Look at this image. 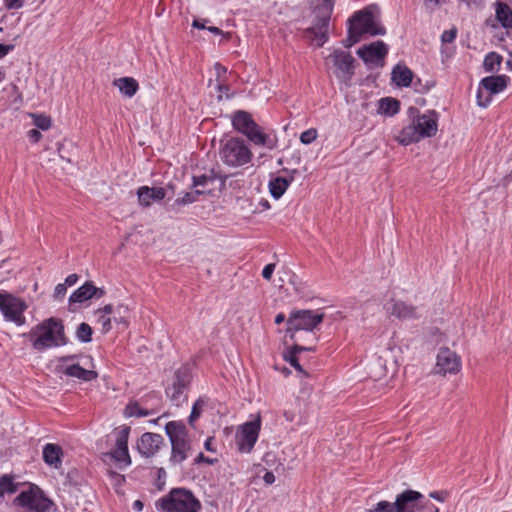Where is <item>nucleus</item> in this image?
I'll return each instance as SVG.
<instances>
[{
  "mask_svg": "<svg viewBox=\"0 0 512 512\" xmlns=\"http://www.w3.org/2000/svg\"><path fill=\"white\" fill-rule=\"evenodd\" d=\"M384 309L388 316L395 317L400 321H415L423 317L419 307L400 299H390L385 303Z\"/></svg>",
  "mask_w": 512,
  "mask_h": 512,
  "instance_id": "14",
  "label": "nucleus"
},
{
  "mask_svg": "<svg viewBox=\"0 0 512 512\" xmlns=\"http://www.w3.org/2000/svg\"><path fill=\"white\" fill-rule=\"evenodd\" d=\"M290 180L284 177H276L269 182V190L275 199H279L289 187Z\"/></svg>",
  "mask_w": 512,
  "mask_h": 512,
  "instance_id": "32",
  "label": "nucleus"
},
{
  "mask_svg": "<svg viewBox=\"0 0 512 512\" xmlns=\"http://www.w3.org/2000/svg\"><path fill=\"white\" fill-rule=\"evenodd\" d=\"M315 348L314 346H301L298 344H294L287 352L284 354V359L287 361L291 366H293L299 373L303 374L304 376H308V374L304 371L302 366L299 363L298 360V353L302 351H313Z\"/></svg>",
  "mask_w": 512,
  "mask_h": 512,
  "instance_id": "25",
  "label": "nucleus"
},
{
  "mask_svg": "<svg viewBox=\"0 0 512 512\" xmlns=\"http://www.w3.org/2000/svg\"><path fill=\"white\" fill-rule=\"evenodd\" d=\"M17 490V485L13 482V478L4 475L0 478V502L4 497V491L14 493Z\"/></svg>",
  "mask_w": 512,
  "mask_h": 512,
  "instance_id": "35",
  "label": "nucleus"
},
{
  "mask_svg": "<svg viewBox=\"0 0 512 512\" xmlns=\"http://www.w3.org/2000/svg\"><path fill=\"white\" fill-rule=\"evenodd\" d=\"M261 429V418L257 415L256 419L250 422L244 423L236 435V442L239 451L243 453H249L259 436Z\"/></svg>",
  "mask_w": 512,
  "mask_h": 512,
  "instance_id": "15",
  "label": "nucleus"
},
{
  "mask_svg": "<svg viewBox=\"0 0 512 512\" xmlns=\"http://www.w3.org/2000/svg\"><path fill=\"white\" fill-rule=\"evenodd\" d=\"M429 496L433 499L443 502V501H445V499L447 497V493L444 491H434V492H431L429 494Z\"/></svg>",
  "mask_w": 512,
  "mask_h": 512,
  "instance_id": "51",
  "label": "nucleus"
},
{
  "mask_svg": "<svg viewBox=\"0 0 512 512\" xmlns=\"http://www.w3.org/2000/svg\"><path fill=\"white\" fill-rule=\"evenodd\" d=\"M283 416L288 422H293L296 419V413L292 410H284Z\"/></svg>",
  "mask_w": 512,
  "mask_h": 512,
  "instance_id": "54",
  "label": "nucleus"
},
{
  "mask_svg": "<svg viewBox=\"0 0 512 512\" xmlns=\"http://www.w3.org/2000/svg\"><path fill=\"white\" fill-rule=\"evenodd\" d=\"M284 321H285V315L283 313H279L276 315V317H275L276 324H281Z\"/></svg>",
  "mask_w": 512,
  "mask_h": 512,
  "instance_id": "58",
  "label": "nucleus"
},
{
  "mask_svg": "<svg viewBox=\"0 0 512 512\" xmlns=\"http://www.w3.org/2000/svg\"><path fill=\"white\" fill-rule=\"evenodd\" d=\"M213 438L208 437L204 443V447L207 451L214 452L215 449L212 447Z\"/></svg>",
  "mask_w": 512,
  "mask_h": 512,
  "instance_id": "56",
  "label": "nucleus"
},
{
  "mask_svg": "<svg viewBox=\"0 0 512 512\" xmlns=\"http://www.w3.org/2000/svg\"><path fill=\"white\" fill-rule=\"evenodd\" d=\"M27 304L6 291H0V310L6 320L21 326L25 323L24 311Z\"/></svg>",
  "mask_w": 512,
  "mask_h": 512,
  "instance_id": "12",
  "label": "nucleus"
},
{
  "mask_svg": "<svg viewBox=\"0 0 512 512\" xmlns=\"http://www.w3.org/2000/svg\"><path fill=\"white\" fill-rule=\"evenodd\" d=\"M4 5L7 9H19L24 5V0H4Z\"/></svg>",
  "mask_w": 512,
  "mask_h": 512,
  "instance_id": "46",
  "label": "nucleus"
},
{
  "mask_svg": "<svg viewBox=\"0 0 512 512\" xmlns=\"http://www.w3.org/2000/svg\"><path fill=\"white\" fill-rule=\"evenodd\" d=\"M388 53L387 45L382 41H376L358 49V56L366 63H374L383 59Z\"/></svg>",
  "mask_w": 512,
  "mask_h": 512,
  "instance_id": "22",
  "label": "nucleus"
},
{
  "mask_svg": "<svg viewBox=\"0 0 512 512\" xmlns=\"http://www.w3.org/2000/svg\"><path fill=\"white\" fill-rule=\"evenodd\" d=\"M232 125L235 130L245 135L255 145L268 146L269 137L262 131L261 127L253 120L246 111H237L232 117Z\"/></svg>",
  "mask_w": 512,
  "mask_h": 512,
  "instance_id": "7",
  "label": "nucleus"
},
{
  "mask_svg": "<svg viewBox=\"0 0 512 512\" xmlns=\"http://www.w3.org/2000/svg\"><path fill=\"white\" fill-rule=\"evenodd\" d=\"M77 280H78L77 274H70L66 277L64 284L66 286H72L77 282Z\"/></svg>",
  "mask_w": 512,
  "mask_h": 512,
  "instance_id": "53",
  "label": "nucleus"
},
{
  "mask_svg": "<svg viewBox=\"0 0 512 512\" xmlns=\"http://www.w3.org/2000/svg\"><path fill=\"white\" fill-rule=\"evenodd\" d=\"M332 12V4L325 0V5L317 11L314 24L305 30L306 37L317 42V46L321 47L328 40V30L330 15Z\"/></svg>",
  "mask_w": 512,
  "mask_h": 512,
  "instance_id": "11",
  "label": "nucleus"
},
{
  "mask_svg": "<svg viewBox=\"0 0 512 512\" xmlns=\"http://www.w3.org/2000/svg\"><path fill=\"white\" fill-rule=\"evenodd\" d=\"M139 204L148 207L154 202L161 201L166 196V191L162 187L141 186L137 190Z\"/></svg>",
  "mask_w": 512,
  "mask_h": 512,
  "instance_id": "23",
  "label": "nucleus"
},
{
  "mask_svg": "<svg viewBox=\"0 0 512 512\" xmlns=\"http://www.w3.org/2000/svg\"><path fill=\"white\" fill-rule=\"evenodd\" d=\"M165 432L171 443L169 462L173 466L181 465L192 453V440L185 424L181 421H170L165 425Z\"/></svg>",
  "mask_w": 512,
  "mask_h": 512,
  "instance_id": "3",
  "label": "nucleus"
},
{
  "mask_svg": "<svg viewBox=\"0 0 512 512\" xmlns=\"http://www.w3.org/2000/svg\"><path fill=\"white\" fill-rule=\"evenodd\" d=\"M164 446V438L157 433L146 432L137 441V451L145 458L154 457Z\"/></svg>",
  "mask_w": 512,
  "mask_h": 512,
  "instance_id": "20",
  "label": "nucleus"
},
{
  "mask_svg": "<svg viewBox=\"0 0 512 512\" xmlns=\"http://www.w3.org/2000/svg\"><path fill=\"white\" fill-rule=\"evenodd\" d=\"M214 178L208 175H200L193 177V185L194 187H203L205 188L209 182H213Z\"/></svg>",
  "mask_w": 512,
  "mask_h": 512,
  "instance_id": "44",
  "label": "nucleus"
},
{
  "mask_svg": "<svg viewBox=\"0 0 512 512\" xmlns=\"http://www.w3.org/2000/svg\"><path fill=\"white\" fill-rule=\"evenodd\" d=\"M96 293V287L91 282H86L71 294L69 301L70 303H82L94 297Z\"/></svg>",
  "mask_w": 512,
  "mask_h": 512,
  "instance_id": "28",
  "label": "nucleus"
},
{
  "mask_svg": "<svg viewBox=\"0 0 512 512\" xmlns=\"http://www.w3.org/2000/svg\"><path fill=\"white\" fill-rule=\"evenodd\" d=\"M317 135H318V133H317L316 129H314V128L308 129L301 133L300 141L306 145L310 144L317 138Z\"/></svg>",
  "mask_w": 512,
  "mask_h": 512,
  "instance_id": "41",
  "label": "nucleus"
},
{
  "mask_svg": "<svg viewBox=\"0 0 512 512\" xmlns=\"http://www.w3.org/2000/svg\"><path fill=\"white\" fill-rule=\"evenodd\" d=\"M96 290H97V293L94 295V297L101 298L102 296H104L105 291L102 288L96 287Z\"/></svg>",
  "mask_w": 512,
  "mask_h": 512,
  "instance_id": "62",
  "label": "nucleus"
},
{
  "mask_svg": "<svg viewBox=\"0 0 512 512\" xmlns=\"http://www.w3.org/2000/svg\"><path fill=\"white\" fill-rule=\"evenodd\" d=\"M461 369V359L449 348H441L437 355L436 373L441 375L457 374Z\"/></svg>",
  "mask_w": 512,
  "mask_h": 512,
  "instance_id": "19",
  "label": "nucleus"
},
{
  "mask_svg": "<svg viewBox=\"0 0 512 512\" xmlns=\"http://www.w3.org/2000/svg\"><path fill=\"white\" fill-rule=\"evenodd\" d=\"M276 265L274 263L267 264L262 270V276L266 280H270L275 270Z\"/></svg>",
  "mask_w": 512,
  "mask_h": 512,
  "instance_id": "48",
  "label": "nucleus"
},
{
  "mask_svg": "<svg viewBox=\"0 0 512 512\" xmlns=\"http://www.w3.org/2000/svg\"><path fill=\"white\" fill-rule=\"evenodd\" d=\"M114 85L117 86L120 92L127 97L134 96L138 90L137 81L130 77L119 78L114 81Z\"/></svg>",
  "mask_w": 512,
  "mask_h": 512,
  "instance_id": "30",
  "label": "nucleus"
},
{
  "mask_svg": "<svg viewBox=\"0 0 512 512\" xmlns=\"http://www.w3.org/2000/svg\"><path fill=\"white\" fill-rule=\"evenodd\" d=\"M115 313V308L112 305H106L103 308L98 309L95 314L97 315V324L100 326L103 333H107L111 330V314Z\"/></svg>",
  "mask_w": 512,
  "mask_h": 512,
  "instance_id": "29",
  "label": "nucleus"
},
{
  "mask_svg": "<svg viewBox=\"0 0 512 512\" xmlns=\"http://www.w3.org/2000/svg\"><path fill=\"white\" fill-rule=\"evenodd\" d=\"M190 383V374L187 368L179 369L175 374L173 385L167 388L166 393L175 406L186 400L185 390Z\"/></svg>",
  "mask_w": 512,
  "mask_h": 512,
  "instance_id": "18",
  "label": "nucleus"
},
{
  "mask_svg": "<svg viewBox=\"0 0 512 512\" xmlns=\"http://www.w3.org/2000/svg\"><path fill=\"white\" fill-rule=\"evenodd\" d=\"M324 314L312 310H297L290 313L287 319L286 333L291 340L296 341V333L304 330L313 332V330L323 322Z\"/></svg>",
  "mask_w": 512,
  "mask_h": 512,
  "instance_id": "6",
  "label": "nucleus"
},
{
  "mask_svg": "<svg viewBox=\"0 0 512 512\" xmlns=\"http://www.w3.org/2000/svg\"><path fill=\"white\" fill-rule=\"evenodd\" d=\"M263 480L267 484H272L275 481V476L272 472H266L265 475L263 476Z\"/></svg>",
  "mask_w": 512,
  "mask_h": 512,
  "instance_id": "55",
  "label": "nucleus"
},
{
  "mask_svg": "<svg viewBox=\"0 0 512 512\" xmlns=\"http://www.w3.org/2000/svg\"><path fill=\"white\" fill-rule=\"evenodd\" d=\"M14 502L22 507L24 512H46L53 504L50 499L45 497L43 491L33 484L27 490L22 491Z\"/></svg>",
  "mask_w": 512,
  "mask_h": 512,
  "instance_id": "8",
  "label": "nucleus"
},
{
  "mask_svg": "<svg viewBox=\"0 0 512 512\" xmlns=\"http://www.w3.org/2000/svg\"><path fill=\"white\" fill-rule=\"evenodd\" d=\"M207 29L214 34H222V31L218 27L210 26Z\"/></svg>",
  "mask_w": 512,
  "mask_h": 512,
  "instance_id": "61",
  "label": "nucleus"
},
{
  "mask_svg": "<svg viewBox=\"0 0 512 512\" xmlns=\"http://www.w3.org/2000/svg\"><path fill=\"white\" fill-rule=\"evenodd\" d=\"M74 357H75V356H66V357H62V358L60 359V361H61L62 363H66V362H68V361H70V360L74 359Z\"/></svg>",
  "mask_w": 512,
  "mask_h": 512,
  "instance_id": "63",
  "label": "nucleus"
},
{
  "mask_svg": "<svg viewBox=\"0 0 512 512\" xmlns=\"http://www.w3.org/2000/svg\"><path fill=\"white\" fill-rule=\"evenodd\" d=\"M328 59L332 61L335 66V75L341 80H347L353 74V62L352 55L348 52L336 50L331 54Z\"/></svg>",
  "mask_w": 512,
  "mask_h": 512,
  "instance_id": "21",
  "label": "nucleus"
},
{
  "mask_svg": "<svg viewBox=\"0 0 512 512\" xmlns=\"http://www.w3.org/2000/svg\"><path fill=\"white\" fill-rule=\"evenodd\" d=\"M496 17L503 27L512 28V9L503 2H498L496 7Z\"/></svg>",
  "mask_w": 512,
  "mask_h": 512,
  "instance_id": "31",
  "label": "nucleus"
},
{
  "mask_svg": "<svg viewBox=\"0 0 512 512\" xmlns=\"http://www.w3.org/2000/svg\"><path fill=\"white\" fill-rule=\"evenodd\" d=\"M27 337L32 347L39 352L66 343L62 321L53 317L34 326Z\"/></svg>",
  "mask_w": 512,
  "mask_h": 512,
  "instance_id": "2",
  "label": "nucleus"
},
{
  "mask_svg": "<svg viewBox=\"0 0 512 512\" xmlns=\"http://www.w3.org/2000/svg\"><path fill=\"white\" fill-rule=\"evenodd\" d=\"M66 292H67V286L64 283H60V284L56 285V287H55L54 298H56V299L63 298L65 296Z\"/></svg>",
  "mask_w": 512,
  "mask_h": 512,
  "instance_id": "47",
  "label": "nucleus"
},
{
  "mask_svg": "<svg viewBox=\"0 0 512 512\" xmlns=\"http://www.w3.org/2000/svg\"><path fill=\"white\" fill-rule=\"evenodd\" d=\"M13 49L14 45L0 44V59L4 58Z\"/></svg>",
  "mask_w": 512,
  "mask_h": 512,
  "instance_id": "52",
  "label": "nucleus"
},
{
  "mask_svg": "<svg viewBox=\"0 0 512 512\" xmlns=\"http://www.w3.org/2000/svg\"><path fill=\"white\" fill-rule=\"evenodd\" d=\"M60 371L66 376L82 381H92L98 377V373L92 369H85L79 364L61 365Z\"/></svg>",
  "mask_w": 512,
  "mask_h": 512,
  "instance_id": "24",
  "label": "nucleus"
},
{
  "mask_svg": "<svg viewBox=\"0 0 512 512\" xmlns=\"http://www.w3.org/2000/svg\"><path fill=\"white\" fill-rule=\"evenodd\" d=\"M76 336L81 342L88 343L92 339V328L83 322L78 326Z\"/></svg>",
  "mask_w": 512,
  "mask_h": 512,
  "instance_id": "36",
  "label": "nucleus"
},
{
  "mask_svg": "<svg viewBox=\"0 0 512 512\" xmlns=\"http://www.w3.org/2000/svg\"><path fill=\"white\" fill-rule=\"evenodd\" d=\"M366 512H396V501H380L374 507L367 509Z\"/></svg>",
  "mask_w": 512,
  "mask_h": 512,
  "instance_id": "38",
  "label": "nucleus"
},
{
  "mask_svg": "<svg viewBox=\"0 0 512 512\" xmlns=\"http://www.w3.org/2000/svg\"><path fill=\"white\" fill-rule=\"evenodd\" d=\"M157 507L166 512H199L201 504L189 490L175 488L159 499Z\"/></svg>",
  "mask_w": 512,
  "mask_h": 512,
  "instance_id": "4",
  "label": "nucleus"
},
{
  "mask_svg": "<svg viewBox=\"0 0 512 512\" xmlns=\"http://www.w3.org/2000/svg\"><path fill=\"white\" fill-rule=\"evenodd\" d=\"M443 0H427V3H433L435 6L440 5Z\"/></svg>",
  "mask_w": 512,
  "mask_h": 512,
  "instance_id": "64",
  "label": "nucleus"
},
{
  "mask_svg": "<svg viewBox=\"0 0 512 512\" xmlns=\"http://www.w3.org/2000/svg\"><path fill=\"white\" fill-rule=\"evenodd\" d=\"M62 449L56 444H46L43 449V459L46 464L54 466L55 468L60 467L62 461Z\"/></svg>",
  "mask_w": 512,
  "mask_h": 512,
  "instance_id": "27",
  "label": "nucleus"
},
{
  "mask_svg": "<svg viewBox=\"0 0 512 512\" xmlns=\"http://www.w3.org/2000/svg\"><path fill=\"white\" fill-rule=\"evenodd\" d=\"M206 191L205 189H197L193 192H187L183 197H179L175 200V203L177 205H187L195 202L197 200V197L201 194H204Z\"/></svg>",
  "mask_w": 512,
  "mask_h": 512,
  "instance_id": "37",
  "label": "nucleus"
},
{
  "mask_svg": "<svg viewBox=\"0 0 512 512\" xmlns=\"http://www.w3.org/2000/svg\"><path fill=\"white\" fill-rule=\"evenodd\" d=\"M396 512H439V509L429 501H423L420 492L406 490L396 497Z\"/></svg>",
  "mask_w": 512,
  "mask_h": 512,
  "instance_id": "10",
  "label": "nucleus"
},
{
  "mask_svg": "<svg viewBox=\"0 0 512 512\" xmlns=\"http://www.w3.org/2000/svg\"><path fill=\"white\" fill-rule=\"evenodd\" d=\"M134 509L137 511H141L143 508V503L140 500H136L133 504Z\"/></svg>",
  "mask_w": 512,
  "mask_h": 512,
  "instance_id": "59",
  "label": "nucleus"
},
{
  "mask_svg": "<svg viewBox=\"0 0 512 512\" xmlns=\"http://www.w3.org/2000/svg\"><path fill=\"white\" fill-rule=\"evenodd\" d=\"M125 313H127V308L125 306L120 305L115 309V313H114V314H118V316L115 315L113 317V319L117 324H123L126 327L128 325V322L124 315Z\"/></svg>",
  "mask_w": 512,
  "mask_h": 512,
  "instance_id": "42",
  "label": "nucleus"
},
{
  "mask_svg": "<svg viewBox=\"0 0 512 512\" xmlns=\"http://www.w3.org/2000/svg\"><path fill=\"white\" fill-rule=\"evenodd\" d=\"M215 69L217 71L218 76H220L221 74H225L227 71V69L219 63L215 64Z\"/></svg>",
  "mask_w": 512,
  "mask_h": 512,
  "instance_id": "57",
  "label": "nucleus"
},
{
  "mask_svg": "<svg viewBox=\"0 0 512 512\" xmlns=\"http://www.w3.org/2000/svg\"><path fill=\"white\" fill-rule=\"evenodd\" d=\"M378 111L382 114L392 116L399 111V101L394 98H382L379 101Z\"/></svg>",
  "mask_w": 512,
  "mask_h": 512,
  "instance_id": "34",
  "label": "nucleus"
},
{
  "mask_svg": "<svg viewBox=\"0 0 512 512\" xmlns=\"http://www.w3.org/2000/svg\"><path fill=\"white\" fill-rule=\"evenodd\" d=\"M506 75L488 76L480 81L477 91V103L481 107H487L491 102V95L502 92L508 84Z\"/></svg>",
  "mask_w": 512,
  "mask_h": 512,
  "instance_id": "13",
  "label": "nucleus"
},
{
  "mask_svg": "<svg viewBox=\"0 0 512 512\" xmlns=\"http://www.w3.org/2000/svg\"><path fill=\"white\" fill-rule=\"evenodd\" d=\"M410 114L412 121L403 127L396 140L399 144L407 146L411 143L420 141L422 138H430L436 135L438 131V114L430 110L424 114H419L417 109L411 108Z\"/></svg>",
  "mask_w": 512,
  "mask_h": 512,
  "instance_id": "1",
  "label": "nucleus"
},
{
  "mask_svg": "<svg viewBox=\"0 0 512 512\" xmlns=\"http://www.w3.org/2000/svg\"><path fill=\"white\" fill-rule=\"evenodd\" d=\"M216 460L214 459H210L208 457H205L203 453H199L196 458L194 459V463L195 464H200V463H207V464H213Z\"/></svg>",
  "mask_w": 512,
  "mask_h": 512,
  "instance_id": "49",
  "label": "nucleus"
},
{
  "mask_svg": "<svg viewBox=\"0 0 512 512\" xmlns=\"http://www.w3.org/2000/svg\"><path fill=\"white\" fill-rule=\"evenodd\" d=\"M502 62V56L496 52L488 53L483 61V68L485 72L492 73L499 70Z\"/></svg>",
  "mask_w": 512,
  "mask_h": 512,
  "instance_id": "33",
  "label": "nucleus"
},
{
  "mask_svg": "<svg viewBox=\"0 0 512 512\" xmlns=\"http://www.w3.org/2000/svg\"><path fill=\"white\" fill-rule=\"evenodd\" d=\"M457 36V29L452 28L449 30H446L441 35V41L442 43H452Z\"/></svg>",
  "mask_w": 512,
  "mask_h": 512,
  "instance_id": "45",
  "label": "nucleus"
},
{
  "mask_svg": "<svg viewBox=\"0 0 512 512\" xmlns=\"http://www.w3.org/2000/svg\"><path fill=\"white\" fill-rule=\"evenodd\" d=\"M413 78V72L404 65H396L392 71V81L397 86L408 87Z\"/></svg>",
  "mask_w": 512,
  "mask_h": 512,
  "instance_id": "26",
  "label": "nucleus"
},
{
  "mask_svg": "<svg viewBox=\"0 0 512 512\" xmlns=\"http://www.w3.org/2000/svg\"><path fill=\"white\" fill-rule=\"evenodd\" d=\"M220 159L230 167H240L251 161L252 152L240 138H230L222 142L220 151Z\"/></svg>",
  "mask_w": 512,
  "mask_h": 512,
  "instance_id": "5",
  "label": "nucleus"
},
{
  "mask_svg": "<svg viewBox=\"0 0 512 512\" xmlns=\"http://www.w3.org/2000/svg\"><path fill=\"white\" fill-rule=\"evenodd\" d=\"M205 405V401L203 399H198L193 407H192V411H191V414L189 416V423L191 425H193L194 421L197 420L200 415H201V412H202V408L204 407Z\"/></svg>",
  "mask_w": 512,
  "mask_h": 512,
  "instance_id": "39",
  "label": "nucleus"
},
{
  "mask_svg": "<svg viewBox=\"0 0 512 512\" xmlns=\"http://www.w3.org/2000/svg\"><path fill=\"white\" fill-rule=\"evenodd\" d=\"M36 127L42 130H48L51 127V119L44 115H32Z\"/></svg>",
  "mask_w": 512,
  "mask_h": 512,
  "instance_id": "40",
  "label": "nucleus"
},
{
  "mask_svg": "<svg viewBox=\"0 0 512 512\" xmlns=\"http://www.w3.org/2000/svg\"><path fill=\"white\" fill-rule=\"evenodd\" d=\"M193 27H195V28H199V29H204V28H206V27H205V24H204V23H202V22H201V21H199V20H194V22H193Z\"/></svg>",
  "mask_w": 512,
  "mask_h": 512,
  "instance_id": "60",
  "label": "nucleus"
},
{
  "mask_svg": "<svg viewBox=\"0 0 512 512\" xmlns=\"http://www.w3.org/2000/svg\"><path fill=\"white\" fill-rule=\"evenodd\" d=\"M360 39L361 38L358 36V32L354 31L353 29L352 30L348 29V35H347V38L345 40H343V45L346 48H350L351 46H353L354 44L359 42Z\"/></svg>",
  "mask_w": 512,
  "mask_h": 512,
  "instance_id": "43",
  "label": "nucleus"
},
{
  "mask_svg": "<svg viewBox=\"0 0 512 512\" xmlns=\"http://www.w3.org/2000/svg\"><path fill=\"white\" fill-rule=\"evenodd\" d=\"M28 137L32 142L36 143L41 139L42 134L37 129H31L30 131H28Z\"/></svg>",
  "mask_w": 512,
  "mask_h": 512,
  "instance_id": "50",
  "label": "nucleus"
},
{
  "mask_svg": "<svg viewBox=\"0 0 512 512\" xmlns=\"http://www.w3.org/2000/svg\"><path fill=\"white\" fill-rule=\"evenodd\" d=\"M129 432V427H123L120 431L117 432L114 450L102 454V460L104 462L114 460L118 463H123L125 466L131 464V458L128 452Z\"/></svg>",
  "mask_w": 512,
  "mask_h": 512,
  "instance_id": "17",
  "label": "nucleus"
},
{
  "mask_svg": "<svg viewBox=\"0 0 512 512\" xmlns=\"http://www.w3.org/2000/svg\"><path fill=\"white\" fill-rule=\"evenodd\" d=\"M349 30L358 32V36L368 33L371 35H384L385 28L380 25L369 8L355 12L348 21Z\"/></svg>",
  "mask_w": 512,
  "mask_h": 512,
  "instance_id": "9",
  "label": "nucleus"
},
{
  "mask_svg": "<svg viewBox=\"0 0 512 512\" xmlns=\"http://www.w3.org/2000/svg\"><path fill=\"white\" fill-rule=\"evenodd\" d=\"M159 397L152 393L142 398L140 401L129 402L124 410L126 417H146L155 414L159 410Z\"/></svg>",
  "mask_w": 512,
  "mask_h": 512,
  "instance_id": "16",
  "label": "nucleus"
}]
</instances>
